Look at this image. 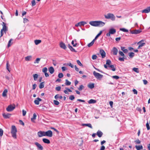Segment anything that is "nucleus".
I'll list each match as a JSON object with an SVG mask.
<instances>
[{
	"instance_id": "43",
	"label": "nucleus",
	"mask_w": 150,
	"mask_h": 150,
	"mask_svg": "<svg viewBox=\"0 0 150 150\" xmlns=\"http://www.w3.org/2000/svg\"><path fill=\"white\" fill-rule=\"evenodd\" d=\"M120 30L124 32H128V30L125 28H121L120 29Z\"/></svg>"
},
{
	"instance_id": "17",
	"label": "nucleus",
	"mask_w": 150,
	"mask_h": 150,
	"mask_svg": "<svg viewBox=\"0 0 150 150\" xmlns=\"http://www.w3.org/2000/svg\"><path fill=\"white\" fill-rule=\"evenodd\" d=\"M112 52L114 55H116L118 52V50L116 47H114L113 48Z\"/></svg>"
},
{
	"instance_id": "53",
	"label": "nucleus",
	"mask_w": 150,
	"mask_h": 150,
	"mask_svg": "<svg viewBox=\"0 0 150 150\" xmlns=\"http://www.w3.org/2000/svg\"><path fill=\"white\" fill-rule=\"evenodd\" d=\"M32 6H35L36 4L35 1V0H33L32 1Z\"/></svg>"
},
{
	"instance_id": "58",
	"label": "nucleus",
	"mask_w": 150,
	"mask_h": 150,
	"mask_svg": "<svg viewBox=\"0 0 150 150\" xmlns=\"http://www.w3.org/2000/svg\"><path fill=\"white\" fill-rule=\"evenodd\" d=\"M119 54L122 56L124 57L125 56V54L124 53L121 51H119Z\"/></svg>"
},
{
	"instance_id": "35",
	"label": "nucleus",
	"mask_w": 150,
	"mask_h": 150,
	"mask_svg": "<svg viewBox=\"0 0 150 150\" xmlns=\"http://www.w3.org/2000/svg\"><path fill=\"white\" fill-rule=\"evenodd\" d=\"M10 65L9 64V62L8 61H7V63H6V69H7L8 71L10 72V70L9 69V67Z\"/></svg>"
},
{
	"instance_id": "5",
	"label": "nucleus",
	"mask_w": 150,
	"mask_h": 150,
	"mask_svg": "<svg viewBox=\"0 0 150 150\" xmlns=\"http://www.w3.org/2000/svg\"><path fill=\"white\" fill-rule=\"evenodd\" d=\"M15 108V105H10L6 109V110L8 112H11L13 111Z\"/></svg>"
},
{
	"instance_id": "22",
	"label": "nucleus",
	"mask_w": 150,
	"mask_h": 150,
	"mask_svg": "<svg viewBox=\"0 0 150 150\" xmlns=\"http://www.w3.org/2000/svg\"><path fill=\"white\" fill-rule=\"evenodd\" d=\"M42 141L45 143L49 144L50 143V141L49 139L46 138L43 139Z\"/></svg>"
},
{
	"instance_id": "14",
	"label": "nucleus",
	"mask_w": 150,
	"mask_h": 150,
	"mask_svg": "<svg viewBox=\"0 0 150 150\" xmlns=\"http://www.w3.org/2000/svg\"><path fill=\"white\" fill-rule=\"evenodd\" d=\"M150 12V6L148 7L146 9L142 11V13H147Z\"/></svg>"
},
{
	"instance_id": "19",
	"label": "nucleus",
	"mask_w": 150,
	"mask_h": 150,
	"mask_svg": "<svg viewBox=\"0 0 150 150\" xmlns=\"http://www.w3.org/2000/svg\"><path fill=\"white\" fill-rule=\"evenodd\" d=\"M8 92V90L7 89H5L3 91L2 96L3 97H6L7 96V94Z\"/></svg>"
},
{
	"instance_id": "13",
	"label": "nucleus",
	"mask_w": 150,
	"mask_h": 150,
	"mask_svg": "<svg viewBox=\"0 0 150 150\" xmlns=\"http://www.w3.org/2000/svg\"><path fill=\"white\" fill-rule=\"evenodd\" d=\"M141 30H135L133 31H131V33L132 34H137L141 32Z\"/></svg>"
},
{
	"instance_id": "28",
	"label": "nucleus",
	"mask_w": 150,
	"mask_h": 150,
	"mask_svg": "<svg viewBox=\"0 0 150 150\" xmlns=\"http://www.w3.org/2000/svg\"><path fill=\"white\" fill-rule=\"evenodd\" d=\"M43 133V131H39V132H38L37 133V134H38V136L39 137H43V135H42Z\"/></svg>"
},
{
	"instance_id": "48",
	"label": "nucleus",
	"mask_w": 150,
	"mask_h": 150,
	"mask_svg": "<svg viewBox=\"0 0 150 150\" xmlns=\"http://www.w3.org/2000/svg\"><path fill=\"white\" fill-rule=\"evenodd\" d=\"M47 69L46 67L44 68L42 70V71L44 73L47 72Z\"/></svg>"
},
{
	"instance_id": "25",
	"label": "nucleus",
	"mask_w": 150,
	"mask_h": 150,
	"mask_svg": "<svg viewBox=\"0 0 150 150\" xmlns=\"http://www.w3.org/2000/svg\"><path fill=\"white\" fill-rule=\"evenodd\" d=\"M54 98L55 99L57 100L58 98L62 99V96H60L59 94H57L54 96Z\"/></svg>"
},
{
	"instance_id": "42",
	"label": "nucleus",
	"mask_w": 150,
	"mask_h": 150,
	"mask_svg": "<svg viewBox=\"0 0 150 150\" xmlns=\"http://www.w3.org/2000/svg\"><path fill=\"white\" fill-rule=\"evenodd\" d=\"M40 58H37L36 59L35 61L34 62V63L35 64L36 63H37L38 64L39 63V61H40Z\"/></svg>"
},
{
	"instance_id": "36",
	"label": "nucleus",
	"mask_w": 150,
	"mask_h": 150,
	"mask_svg": "<svg viewBox=\"0 0 150 150\" xmlns=\"http://www.w3.org/2000/svg\"><path fill=\"white\" fill-rule=\"evenodd\" d=\"M1 30H2V31H4L5 32L7 31V28L6 27V25H3V28L1 29Z\"/></svg>"
},
{
	"instance_id": "60",
	"label": "nucleus",
	"mask_w": 150,
	"mask_h": 150,
	"mask_svg": "<svg viewBox=\"0 0 150 150\" xmlns=\"http://www.w3.org/2000/svg\"><path fill=\"white\" fill-rule=\"evenodd\" d=\"M125 57H119L118 59L119 60L121 61H124Z\"/></svg>"
},
{
	"instance_id": "8",
	"label": "nucleus",
	"mask_w": 150,
	"mask_h": 150,
	"mask_svg": "<svg viewBox=\"0 0 150 150\" xmlns=\"http://www.w3.org/2000/svg\"><path fill=\"white\" fill-rule=\"evenodd\" d=\"M35 144L37 147L38 149L40 150H43V147L38 142H35Z\"/></svg>"
},
{
	"instance_id": "18",
	"label": "nucleus",
	"mask_w": 150,
	"mask_h": 150,
	"mask_svg": "<svg viewBox=\"0 0 150 150\" xmlns=\"http://www.w3.org/2000/svg\"><path fill=\"white\" fill-rule=\"evenodd\" d=\"M48 70L51 74H52L54 71V69L53 67H50L49 69Z\"/></svg>"
},
{
	"instance_id": "34",
	"label": "nucleus",
	"mask_w": 150,
	"mask_h": 150,
	"mask_svg": "<svg viewBox=\"0 0 150 150\" xmlns=\"http://www.w3.org/2000/svg\"><path fill=\"white\" fill-rule=\"evenodd\" d=\"M95 42L94 40H93L92 42L90 43H89L88 45V46L89 47H90L91 46L94 44Z\"/></svg>"
},
{
	"instance_id": "44",
	"label": "nucleus",
	"mask_w": 150,
	"mask_h": 150,
	"mask_svg": "<svg viewBox=\"0 0 150 150\" xmlns=\"http://www.w3.org/2000/svg\"><path fill=\"white\" fill-rule=\"evenodd\" d=\"M133 70L136 73H138L139 72V71L138 68H134L133 69Z\"/></svg>"
},
{
	"instance_id": "59",
	"label": "nucleus",
	"mask_w": 150,
	"mask_h": 150,
	"mask_svg": "<svg viewBox=\"0 0 150 150\" xmlns=\"http://www.w3.org/2000/svg\"><path fill=\"white\" fill-rule=\"evenodd\" d=\"M112 78L115 79H118L120 78V77L117 76H112Z\"/></svg>"
},
{
	"instance_id": "50",
	"label": "nucleus",
	"mask_w": 150,
	"mask_h": 150,
	"mask_svg": "<svg viewBox=\"0 0 150 150\" xmlns=\"http://www.w3.org/2000/svg\"><path fill=\"white\" fill-rule=\"evenodd\" d=\"M12 40H13L12 39H11L9 41L8 44V47H10L11 46V45L12 43H11V41Z\"/></svg>"
},
{
	"instance_id": "52",
	"label": "nucleus",
	"mask_w": 150,
	"mask_h": 150,
	"mask_svg": "<svg viewBox=\"0 0 150 150\" xmlns=\"http://www.w3.org/2000/svg\"><path fill=\"white\" fill-rule=\"evenodd\" d=\"M3 130L2 129L0 128V137H1L3 135Z\"/></svg>"
},
{
	"instance_id": "41",
	"label": "nucleus",
	"mask_w": 150,
	"mask_h": 150,
	"mask_svg": "<svg viewBox=\"0 0 150 150\" xmlns=\"http://www.w3.org/2000/svg\"><path fill=\"white\" fill-rule=\"evenodd\" d=\"M134 55V53L132 52H130L129 53V56L131 58H132Z\"/></svg>"
},
{
	"instance_id": "10",
	"label": "nucleus",
	"mask_w": 150,
	"mask_h": 150,
	"mask_svg": "<svg viewBox=\"0 0 150 150\" xmlns=\"http://www.w3.org/2000/svg\"><path fill=\"white\" fill-rule=\"evenodd\" d=\"M11 114L8 113H4L3 114V116L4 118L5 119L9 118L11 116Z\"/></svg>"
},
{
	"instance_id": "20",
	"label": "nucleus",
	"mask_w": 150,
	"mask_h": 150,
	"mask_svg": "<svg viewBox=\"0 0 150 150\" xmlns=\"http://www.w3.org/2000/svg\"><path fill=\"white\" fill-rule=\"evenodd\" d=\"M96 134L99 137H100L102 136L103 133L101 131L98 130Z\"/></svg>"
},
{
	"instance_id": "55",
	"label": "nucleus",
	"mask_w": 150,
	"mask_h": 150,
	"mask_svg": "<svg viewBox=\"0 0 150 150\" xmlns=\"http://www.w3.org/2000/svg\"><path fill=\"white\" fill-rule=\"evenodd\" d=\"M63 74L62 73H59L58 74V76L59 78H62L63 76Z\"/></svg>"
},
{
	"instance_id": "16",
	"label": "nucleus",
	"mask_w": 150,
	"mask_h": 150,
	"mask_svg": "<svg viewBox=\"0 0 150 150\" xmlns=\"http://www.w3.org/2000/svg\"><path fill=\"white\" fill-rule=\"evenodd\" d=\"M42 100V99L40 98H38L36 100H34V103L36 105H38L39 104L40 101H41Z\"/></svg>"
},
{
	"instance_id": "32",
	"label": "nucleus",
	"mask_w": 150,
	"mask_h": 150,
	"mask_svg": "<svg viewBox=\"0 0 150 150\" xmlns=\"http://www.w3.org/2000/svg\"><path fill=\"white\" fill-rule=\"evenodd\" d=\"M37 117L35 113H34L33 115V116L32 118H31V120L32 122H33L36 119Z\"/></svg>"
},
{
	"instance_id": "2",
	"label": "nucleus",
	"mask_w": 150,
	"mask_h": 150,
	"mask_svg": "<svg viewBox=\"0 0 150 150\" xmlns=\"http://www.w3.org/2000/svg\"><path fill=\"white\" fill-rule=\"evenodd\" d=\"M17 132V129L15 126L12 125L11 127V133L12 137L14 139L17 138L16 133Z\"/></svg>"
},
{
	"instance_id": "1",
	"label": "nucleus",
	"mask_w": 150,
	"mask_h": 150,
	"mask_svg": "<svg viewBox=\"0 0 150 150\" xmlns=\"http://www.w3.org/2000/svg\"><path fill=\"white\" fill-rule=\"evenodd\" d=\"M89 24L91 25L97 27H102L105 24V23L101 21H94L89 22Z\"/></svg>"
},
{
	"instance_id": "37",
	"label": "nucleus",
	"mask_w": 150,
	"mask_h": 150,
	"mask_svg": "<svg viewBox=\"0 0 150 150\" xmlns=\"http://www.w3.org/2000/svg\"><path fill=\"white\" fill-rule=\"evenodd\" d=\"M41 41L40 40H35L34 42L35 45H38L41 42Z\"/></svg>"
},
{
	"instance_id": "63",
	"label": "nucleus",
	"mask_w": 150,
	"mask_h": 150,
	"mask_svg": "<svg viewBox=\"0 0 150 150\" xmlns=\"http://www.w3.org/2000/svg\"><path fill=\"white\" fill-rule=\"evenodd\" d=\"M133 91L134 93V94H137V91L135 89H134L133 90Z\"/></svg>"
},
{
	"instance_id": "31",
	"label": "nucleus",
	"mask_w": 150,
	"mask_h": 150,
	"mask_svg": "<svg viewBox=\"0 0 150 150\" xmlns=\"http://www.w3.org/2000/svg\"><path fill=\"white\" fill-rule=\"evenodd\" d=\"M135 147L137 150H141L143 149V146L142 145L139 146H136Z\"/></svg>"
},
{
	"instance_id": "24",
	"label": "nucleus",
	"mask_w": 150,
	"mask_h": 150,
	"mask_svg": "<svg viewBox=\"0 0 150 150\" xmlns=\"http://www.w3.org/2000/svg\"><path fill=\"white\" fill-rule=\"evenodd\" d=\"M96 102V100L91 99L88 101V103L89 104L95 103Z\"/></svg>"
},
{
	"instance_id": "9",
	"label": "nucleus",
	"mask_w": 150,
	"mask_h": 150,
	"mask_svg": "<svg viewBox=\"0 0 150 150\" xmlns=\"http://www.w3.org/2000/svg\"><path fill=\"white\" fill-rule=\"evenodd\" d=\"M45 134L46 136L49 137H51L53 135L52 132L51 130H50L46 132Z\"/></svg>"
},
{
	"instance_id": "46",
	"label": "nucleus",
	"mask_w": 150,
	"mask_h": 150,
	"mask_svg": "<svg viewBox=\"0 0 150 150\" xmlns=\"http://www.w3.org/2000/svg\"><path fill=\"white\" fill-rule=\"evenodd\" d=\"M111 62L110 60H106V64L108 65L109 66L110 65V64H111Z\"/></svg>"
},
{
	"instance_id": "12",
	"label": "nucleus",
	"mask_w": 150,
	"mask_h": 150,
	"mask_svg": "<svg viewBox=\"0 0 150 150\" xmlns=\"http://www.w3.org/2000/svg\"><path fill=\"white\" fill-rule=\"evenodd\" d=\"M87 23L86 22L82 21L79 22L75 25V26L78 27L79 26L83 25H84L86 24Z\"/></svg>"
},
{
	"instance_id": "40",
	"label": "nucleus",
	"mask_w": 150,
	"mask_h": 150,
	"mask_svg": "<svg viewBox=\"0 0 150 150\" xmlns=\"http://www.w3.org/2000/svg\"><path fill=\"white\" fill-rule=\"evenodd\" d=\"M108 67L111 68V69L112 71H115V68L114 67V66L113 65H110Z\"/></svg>"
},
{
	"instance_id": "64",
	"label": "nucleus",
	"mask_w": 150,
	"mask_h": 150,
	"mask_svg": "<svg viewBox=\"0 0 150 150\" xmlns=\"http://www.w3.org/2000/svg\"><path fill=\"white\" fill-rule=\"evenodd\" d=\"M52 61H53V65L55 66H56L57 63V62H56V61H55L54 60H53Z\"/></svg>"
},
{
	"instance_id": "21",
	"label": "nucleus",
	"mask_w": 150,
	"mask_h": 150,
	"mask_svg": "<svg viewBox=\"0 0 150 150\" xmlns=\"http://www.w3.org/2000/svg\"><path fill=\"white\" fill-rule=\"evenodd\" d=\"M68 47L69 48L70 50L73 52H76L77 51H76L70 45H68Z\"/></svg>"
},
{
	"instance_id": "54",
	"label": "nucleus",
	"mask_w": 150,
	"mask_h": 150,
	"mask_svg": "<svg viewBox=\"0 0 150 150\" xmlns=\"http://www.w3.org/2000/svg\"><path fill=\"white\" fill-rule=\"evenodd\" d=\"M146 126L148 130H149L150 127L149 124L148 122V121L146 124Z\"/></svg>"
},
{
	"instance_id": "3",
	"label": "nucleus",
	"mask_w": 150,
	"mask_h": 150,
	"mask_svg": "<svg viewBox=\"0 0 150 150\" xmlns=\"http://www.w3.org/2000/svg\"><path fill=\"white\" fill-rule=\"evenodd\" d=\"M105 17L107 19H111L112 21H114L115 19V17L114 15L112 13H108L106 15H104Z\"/></svg>"
},
{
	"instance_id": "47",
	"label": "nucleus",
	"mask_w": 150,
	"mask_h": 150,
	"mask_svg": "<svg viewBox=\"0 0 150 150\" xmlns=\"http://www.w3.org/2000/svg\"><path fill=\"white\" fill-rule=\"evenodd\" d=\"M84 88V86L83 85H81L79 86V88H78V89L79 91H81Z\"/></svg>"
},
{
	"instance_id": "27",
	"label": "nucleus",
	"mask_w": 150,
	"mask_h": 150,
	"mask_svg": "<svg viewBox=\"0 0 150 150\" xmlns=\"http://www.w3.org/2000/svg\"><path fill=\"white\" fill-rule=\"evenodd\" d=\"M88 86L89 88L92 89L94 87V83H90L88 85Z\"/></svg>"
},
{
	"instance_id": "38",
	"label": "nucleus",
	"mask_w": 150,
	"mask_h": 150,
	"mask_svg": "<svg viewBox=\"0 0 150 150\" xmlns=\"http://www.w3.org/2000/svg\"><path fill=\"white\" fill-rule=\"evenodd\" d=\"M71 84V82L69 81L67 79H66L65 80V84L67 86H69Z\"/></svg>"
},
{
	"instance_id": "6",
	"label": "nucleus",
	"mask_w": 150,
	"mask_h": 150,
	"mask_svg": "<svg viewBox=\"0 0 150 150\" xmlns=\"http://www.w3.org/2000/svg\"><path fill=\"white\" fill-rule=\"evenodd\" d=\"M116 32V30L114 28H112L110 29L108 33L106 34V36H110V34H114Z\"/></svg>"
},
{
	"instance_id": "49",
	"label": "nucleus",
	"mask_w": 150,
	"mask_h": 150,
	"mask_svg": "<svg viewBox=\"0 0 150 150\" xmlns=\"http://www.w3.org/2000/svg\"><path fill=\"white\" fill-rule=\"evenodd\" d=\"M53 102H54V104L56 105H58L59 104V102L57 100H54L53 101Z\"/></svg>"
},
{
	"instance_id": "62",
	"label": "nucleus",
	"mask_w": 150,
	"mask_h": 150,
	"mask_svg": "<svg viewBox=\"0 0 150 150\" xmlns=\"http://www.w3.org/2000/svg\"><path fill=\"white\" fill-rule=\"evenodd\" d=\"M71 44H72V45H73V46L74 47H76V45H77L76 43L75 44H74V40H72V41Z\"/></svg>"
},
{
	"instance_id": "57",
	"label": "nucleus",
	"mask_w": 150,
	"mask_h": 150,
	"mask_svg": "<svg viewBox=\"0 0 150 150\" xmlns=\"http://www.w3.org/2000/svg\"><path fill=\"white\" fill-rule=\"evenodd\" d=\"M97 56L96 55H93L92 56V58L93 59L95 60L97 59Z\"/></svg>"
},
{
	"instance_id": "33",
	"label": "nucleus",
	"mask_w": 150,
	"mask_h": 150,
	"mask_svg": "<svg viewBox=\"0 0 150 150\" xmlns=\"http://www.w3.org/2000/svg\"><path fill=\"white\" fill-rule=\"evenodd\" d=\"M33 76L34 78V81H36L38 77V75L37 74H33Z\"/></svg>"
},
{
	"instance_id": "26",
	"label": "nucleus",
	"mask_w": 150,
	"mask_h": 150,
	"mask_svg": "<svg viewBox=\"0 0 150 150\" xmlns=\"http://www.w3.org/2000/svg\"><path fill=\"white\" fill-rule=\"evenodd\" d=\"M121 49L125 53H126L128 52V50L127 49H125V47H121Z\"/></svg>"
},
{
	"instance_id": "15",
	"label": "nucleus",
	"mask_w": 150,
	"mask_h": 150,
	"mask_svg": "<svg viewBox=\"0 0 150 150\" xmlns=\"http://www.w3.org/2000/svg\"><path fill=\"white\" fill-rule=\"evenodd\" d=\"M60 47L66 50L67 48V47L66 45H65L64 43L63 42H60L59 44Z\"/></svg>"
},
{
	"instance_id": "11",
	"label": "nucleus",
	"mask_w": 150,
	"mask_h": 150,
	"mask_svg": "<svg viewBox=\"0 0 150 150\" xmlns=\"http://www.w3.org/2000/svg\"><path fill=\"white\" fill-rule=\"evenodd\" d=\"M100 54L102 58H104L105 57L106 53L104 51L102 50H100Z\"/></svg>"
},
{
	"instance_id": "61",
	"label": "nucleus",
	"mask_w": 150,
	"mask_h": 150,
	"mask_svg": "<svg viewBox=\"0 0 150 150\" xmlns=\"http://www.w3.org/2000/svg\"><path fill=\"white\" fill-rule=\"evenodd\" d=\"M22 112H23V116H25L26 113V111L24 110H22Z\"/></svg>"
},
{
	"instance_id": "23",
	"label": "nucleus",
	"mask_w": 150,
	"mask_h": 150,
	"mask_svg": "<svg viewBox=\"0 0 150 150\" xmlns=\"http://www.w3.org/2000/svg\"><path fill=\"white\" fill-rule=\"evenodd\" d=\"M32 57L31 56H28L25 57V60L26 61H29L31 60Z\"/></svg>"
},
{
	"instance_id": "29",
	"label": "nucleus",
	"mask_w": 150,
	"mask_h": 150,
	"mask_svg": "<svg viewBox=\"0 0 150 150\" xmlns=\"http://www.w3.org/2000/svg\"><path fill=\"white\" fill-rule=\"evenodd\" d=\"M102 33V31H100V32L97 35L95 38L93 39L94 41L96 40L97 38L101 35Z\"/></svg>"
},
{
	"instance_id": "39",
	"label": "nucleus",
	"mask_w": 150,
	"mask_h": 150,
	"mask_svg": "<svg viewBox=\"0 0 150 150\" xmlns=\"http://www.w3.org/2000/svg\"><path fill=\"white\" fill-rule=\"evenodd\" d=\"M44 87V82H42L40 83L39 86V87L40 89H42Z\"/></svg>"
},
{
	"instance_id": "56",
	"label": "nucleus",
	"mask_w": 150,
	"mask_h": 150,
	"mask_svg": "<svg viewBox=\"0 0 150 150\" xmlns=\"http://www.w3.org/2000/svg\"><path fill=\"white\" fill-rule=\"evenodd\" d=\"M61 87L59 86L55 88L56 90L57 91H59L61 90Z\"/></svg>"
},
{
	"instance_id": "7",
	"label": "nucleus",
	"mask_w": 150,
	"mask_h": 150,
	"mask_svg": "<svg viewBox=\"0 0 150 150\" xmlns=\"http://www.w3.org/2000/svg\"><path fill=\"white\" fill-rule=\"evenodd\" d=\"M144 40H142L141 41L139 42H138L137 44L139 45L137 48L138 49H140V48L142 47L143 46H144L145 45V43L142 42Z\"/></svg>"
},
{
	"instance_id": "4",
	"label": "nucleus",
	"mask_w": 150,
	"mask_h": 150,
	"mask_svg": "<svg viewBox=\"0 0 150 150\" xmlns=\"http://www.w3.org/2000/svg\"><path fill=\"white\" fill-rule=\"evenodd\" d=\"M93 74L96 78L98 79H101L103 76L102 75L96 72L95 71L93 72Z\"/></svg>"
},
{
	"instance_id": "45",
	"label": "nucleus",
	"mask_w": 150,
	"mask_h": 150,
	"mask_svg": "<svg viewBox=\"0 0 150 150\" xmlns=\"http://www.w3.org/2000/svg\"><path fill=\"white\" fill-rule=\"evenodd\" d=\"M76 62L81 67H83V65L81 64L79 60H77Z\"/></svg>"
},
{
	"instance_id": "51",
	"label": "nucleus",
	"mask_w": 150,
	"mask_h": 150,
	"mask_svg": "<svg viewBox=\"0 0 150 150\" xmlns=\"http://www.w3.org/2000/svg\"><path fill=\"white\" fill-rule=\"evenodd\" d=\"M75 98V97L73 95H71L69 97V99L71 100H73Z\"/></svg>"
},
{
	"instance_id": "30",
	"label": "nucleus",
	"mask_w": 150,
	"mask_h": 150,
	"mask_svg": "<svg viewBox=\"0 0 150 150\" xmlns=\"http://www.w3.org/2000/svg\"><path fill=\"white\" fill-rule=\"evenodd\" d=\"M82 125L83 126H86L92 129L93 127H92V126L91 125V124L88 123V124H83Z\"/></svg>"
}]
</instances>
